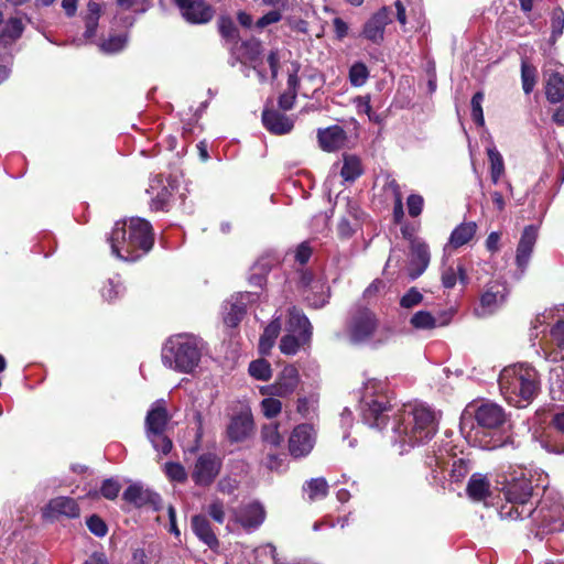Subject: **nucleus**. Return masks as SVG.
Returning <instances> with one entry per match:
<instances>
[{
	"label": "nucleus",
	"instance_id": "1",
	"mask_svg": "<svg viewBox=\"0 0 564 564\" xmlns=\"http://www.w3.org/2000/svg\"><path fill=\"white\" fill-rule=\"evenodd\" d=\"M437 415L423 403L405 404L395 416L392 442L403 454L415 445L430 441L437 431Z\"/></svg>",
	"mask_w": 564,
	"mask_h": 564
},
{
	"label": "nucleus",
	"instance_id": "2",
	"mask_svg": "<svg viewBox=\"0 0 564 564\" xmlns=\"http://www.w3.org/2000/svg\"><path fill=\"white\" fill-rule=\"evenodd\" d=\"M152 227L142 218L117 221L109 237L111 253L123 261H137L153 247Z\"/></svg>",
	"mask_w": 564,
	"mask_h": 564
},
{
	"label": "nucleus",
	"instance_id": "3",
	"mask_svg": "<svg viewBox=\"0 0 564 564\" xmlns=\"http://www.w3.org/2000/svg\"><path fill=\"white\" fill-rule=\"evenodd\" d=\"M499 388L510 404L524 408L538 393V373L527 365L508 366L500 372Z\"/></svg>",
	"mask_w": 564,
	"mask_h": 564
},
{
	"label": "nucleus",
	"instance_id": "4",
	"mask_svg": "<svg viewBox=\"0 0 564 564\" xmlns=\"http://www.w3.org/2000/svg\"><path fill=\"white\" fill-rule=\"evenodd\" d=\"M505 502L499 508L502 520H523L533 513V486L528 474L521 470L501 489Z\"/></svg>",
	"mask_w": 564,
	"mask_h": 564
},
{
	"label": "nucleus",
	"instance_id": "5",
	"mask_svg": "<svg viewBox=\"0 0 564 564\" xmlns=\"http://www.w3.org/2000/svg\"><path fill=\"white\" fill-rule=\"evenodd\" d=\"M203 341L192 334L170 337L162 348V361L170 369L189 373L199 364Z\"/></svg>",
	"mask_w": 564,
	"mask_h": 564
},
{
	"label": "nucleus",
	"instance_id": "6",
	"mask_svg": "<svg viewBox=\"0 0 564 564\" xmlns=\"http://www.w3.org/2000/svg\"><path fill=\"white\" fill-rule=\"evenodd\" d=\"M391 408L388 384L384 380L368 379L362 387L361 416L366 424L381 429L386 424V412Z\"/></svg>",
	"mask_w": 564,
	"mask_h": 564
},
{
	"label": "nucleus",
	"instance_id": "7",
	"mask_svg": "<svg viewBox=\"0 0 564 564\" xmlns=\"http://www.w3.org/2000/svg\"><path fill=\"white\" fill-rule=\"evenodd\" d=\"M377 315L367 307H358L352 311L347 322L346 333L349 341L354 345L370 344L373 347L381 346L388 340V333L377 338L379 330Z\"/></svg>",
	"mask_w": 564,
	"mask_h": 564
},
{
	"label": "nucleus",
	"instance_id": "8",
	"mask_svg": "<svg viewBox=\"0 0 564 564\" xmlns=\"http://www.w3.org/2000/svg\"><path fill=\"white\" fill-rule=\"evenodd\" d=\"M221 467L223 459L216 453H200L191 468V478L196 486L207 488L216 480Z\"/></svg>",
	"mask_w": 564,
	"mask_h": 564
},
{
	"label": "nucleus",
	"instance_id": "9",
	"mask_svg": "<svg viewBox=\"0 0 564 564\" xmlns=\"http://www.w3.org/2000/svg\"><path fill=\"white\" fill-rule=\"evenodd\" d=\"M509 291L507 284L501 280H492L486 284L480 295L479 304L474 313L478 317H487L500 310L507 301Z\"/></svg>",
	"mask_w": 564,
	"mask_h": 564
},
{
	"label": "nucleus",
	"instance_id": "10",
	"mask_svg": "<svg viewBox=\"0 0 564 564\" xmlns=\"http://www.w3.org/2000/svg\"><path fill=\"white\" fill-rule=\"evenodd\" d=\"M473 406H468L462 417V430H464L466 415L474 414L475 420L479 427L495 430L503 424L506 414L503 409L496 403H482L471 411Z\"/></svg>",
	"mask_w": 564,
	"mask_h": 564
},
{
	"label": "nucleus",
	"instance_id": "11",
	"mask_svg": "<svg viewBox=\"0 0 564 564\" xmlns=\"http://www.w3.org/2000/svg\"><path fill=\"white\" fill-rule=\"evenodd\" d=\"M316 431L312 424H299L289 437V452L294 458L307 456L316 443Z\"/></svg>",
	"mask_w": 564,
	"mask_h": 564
},
{
	"label": "nucleus",
	"instance_id": "12",
	"mask_svg": "<svg viewBox=\"0 0 564 564\" xmlns=\"http://www.w3.org/2000/svg\"><path fill=\"white\" fill-rule=\"evenodd\" d=\"M528 518L543 532H554L562 529L564 524V509L560 505L550 507L543 501L539 508L533 506V513Z\"/></svg>",
	"mask_w": 564,
	"mask_h": 564
},
{
	"label": "nucleus",
	"instance_id": "13",
	"mask_svg": "<svg viewBox=\"0 0 564 564\" xmlns=\"http://www.w3.org/2000/svg\"><path fill=\"white\" fill-rule=\"evenodd\" d=\"M300 382L299 370L292 366H285L278 375L275 381L260 389L263 395H274L285 398L291 395L297 388Z\"/></svg>",
	"mask_w": 564,
	"mask_h": 564
},
{
	"label": "nucleus",
	"instance_id": "14",
	"mask_svg": "<svg viewBox=\"0 0 564 564\" xmlns=\"http://www.w3.org/2000/svg\"><path fill=\"white\" fill-rule=\"evenodd\" d=\"M178 8L183 19L191 24H205L209 22L215 10L205 0H172Z\"/></svg>",
	"mask_w": 564,
	"mask_h": 564
},
{
	"label": "nucleus",
	"instance_id": "15",
	"mask_svg": "<svg viewBox=\"0 0 564 564\" xmlns=\"http://www.w3.org/2000/svg\"><path fill=\"white\" fill-rule=\"evenodd\" d=\"M232 517L245 530L252 531L264 522L267 512L261 502L252 501L234 510Z\"/></svg>",
	"mask_w": 564,
	"mask_h": 564
},
{
	"label": "nucleus",
	"instance_id": "16",
	"mask_svg": "<svg viewBox=\"0 0 564 564\" xmlns=\"http://www.w3.org/2000/svg\"><path fill=\"white\" fill-rule=\"evenodd\" d=\"M391 22V12L383 7L366 21L361 35L373 44H381L384 40L386 26Z\"/></svg>",
	"mask_w": 564,
	"mask_h": 564
},
{
	"label": "nucleus",
	"instance_id": "17",
	"mask_svg": "<svg viewBox=\"0 0 564 564\" xmlns=\"http://www.w3.org/2000/svg\"><path fill=\"white\" fill-rule=\"evenodd\" d=\"M301 283L305 288L304 297L310 306L323 307L329 299V288L321 279L315 280L311 273H303Z\"/></svg>",
	"mask_w": 564,
	"mask_h": 564
},
{
	"label": "nucleus",
	"instance_id": "18",
	"mask_svg": "<svg viewBox=\"0 0 564 564\" xmlns=\"http://www.w3.org/2000/svg\"><path fill=\"white\" fill-rule=\"evenodd\" d=\"M252 296L248 292L239 293L223 305V319L226 326L236 327L240 323Z\"/></svg>",
	"mask_w": 564,
	"mask_h": 564
},
{
	"label": "nucleus",
	"instance_id": "19",
	"mask_svg": "<svg viewBox=\"0 0 564 564\" xmlns=\"http://www.w3.org/2000/svg\"><path fill=\"white\" fill-rule=\"evenodd\" d=\"M80 510L75 499L70 497H56L51 499L43 509V517L48 520H55L61 517L77 518Z\"/></svg>",
	"mask_w": 564,
	"mask_h": 564
},
{
	"label": "nucleus",
	"instance_id": "20",
	"mask_svg": "<svg viewBox=\"0 0 564 564\" xmlns=\"http://www.w3.org/2000/svg\"><path fill=\"white\" fill-rule=\"evenodd\" d=\"M544 80L546 99L552 104L562 101L564 99V66L546 69Z\"/></svg>",
	"mask_w": 564,
	"mask_h": 564
},
{
	"label": "nucleus",
	"instance_id": "21",
	"mask_svg": "<svg viewBox=\"0 0 564 564\" xmlns=\"http://www.w3.org/2000/svg\"><path fill=\"white\" fill-rule=\"evenodd\" d=\"M536 239L538 228L533 225L527 226L522 231L516 254V262L521 271H524L529 264Z\"/></svg>",
	"mask_w": 564,
	"mask_h": 564
},
{
	"label": "nucleus",
	"instance_id": "22",
	"mask_svg": "<svg viewBox=\"0 0 564 564\" xmlns=\"http://www.w3.org/2000/svg\"><path fill=\"white\" fill-rule=\"evenodd\" d=\"M122 498L124 501L135 506L143 507L147 505L153 506L155 509L159 508L161 497L151 491L150 489L143 488L138 484L130 485L123 492Z\"/></svg>",
	"mask_w": 564,
	"mask_h": 564
},
{
	"label": "nucleus",
	"instance_id": "23",
	"mask_svg": "<svg viewBox=\"0 0 564 564\" xmlns=\"http://www.w3.org/2000/svg\"><path fill=\"white\" fill-rule=\"evenodd\" d=\"M319 147L327 152L341 149L347 140L345 130L339 126H332L317 131Z\"/></svg>",
	"mask_w": 564,
	"mask_h": 564
},
{
	"label": "nucleus",
	"instance_id": "24",
	"mask_svg": "<svg viewBox=\"0 0 564 564\" xmlns=\"http://www.w3.org/2000/svg\"><path fill=\"white\" fill-rule=\"evenodd\" d=\"M253 429V422L249 414L241 413L234 416L227 427V435L231 442L246 440Z\"/></svg>",
	"mask_w": 564,
	"mask_h": 564
},
{
	"label": "nucleus",
	"instance_id": "25",
	"mask_svg": "<svg viewBox=\"0 0 564 564\" xmlns=\"http://www.w3.org/2000/svg\"><path fill=\"white\" fill-rule=\"evenodd\" d=\"M262 122L274 134H285L293 129V121L275 110L265 109L262 113Z\"/></svg>",
	"mask_w": 564,
	"mask_h": 564
},
{
	"label": "nucleus",
	"instance_id": "26",
	"mask_svg": "<svg viewBox=\"0 0 564 564\" xmlns=\"http://www.w3.org/2000/svg\"><path fill=\"white\" fill-rule=\"evenodd\" d=\"M430 263V251L425 242L414 239L411 242V265H415L414 272H411V278L416 279L421 275Z\"/></svg>",
	"mask_w": 564,
	"mask_h": 564
},
{
	"label": "nucleus",
	"instance_id": "27",
	"mask_svg": "<svg viewBox=\"0 0 564 564\" xmlns=\"http://www.w3.org/2000/svg\"><path fill=\"white\" fill-rule=\"evenodd\" d=\"M288 332L302 336V339H311L312 325L305 314L292 307L289 310Z\"/></svg>",
	"mask_w": 564,
	"mask_h": 564
},
{
	"label": "nucleus",
	"instance_id": "28",
	"mask_svg": "<svg viewBox=\"0 0 564 564\" xmlns=\"http://www.w3.org/2000/svg\"><path fill=\"white\" fill-rule=\"evenodd\" d=\"M167 421L169 416L165 408L162 405V403L156 402L149 411L145 419L147 435H155V433L158 434L159 432H164Z\"/></svg>",
	"mask_w": 564,
	"mask_h": 564
},
{
	"label": "nucleus",
	"instance_id": "29",
	"mask_svg": "<svg viewBox=\"0 0 564 564\" xmlns=\"http://www.w3.org/2000/svg\"><path fill=\"white\" fill-rule=\"evenodd\" d=\"M192 529L195 535L209 547H215L218 545V539L213 532L209 521L205 516H194L192 518Z\"/></svg>",
	"mask_w": 564,
	"mask_h": 564
},
{
	"label": "nucleus",
	"instance_id": "30",
	"mask_svg": "<svg viewBox=\"0 0 564 564\" xmlns=\"http://www.w3.org/2000/svg\"><path fill=\"white\" fill-rule=\"evenodd\" d=\"M468 497L474 501H485L490 495V482L481 474H474L466 488Z\"/></svg>",
	"mask_w": 564,
	"mask_h": 564
},
{
	"label": "nucleus",
	"instance_id": "31",
	"mask_svg": "<svg viewBox=\"0 0 564 564\" xmlns=\"http://www.w3.org/2000/svg\"><path fill=\"white\" fill-rule=\"evenodd\" d=\"M477 225L474 221L463 223L457 226L451 234L449 243L454 248L462 247L469 242L475 236Z\"/></svg>",
	"mask_w": 564,
	"mask_h": 564
},
{
	"label": "nucleus",
	"instance_id": "32",
	"mask_svg": "<svg viewBox=\"0 0 564 564\" xmlns=\"http://www.w3.org/2000/svg\"><path fill=\"white\" fill-rule=\"evenodd\" d=\"M281 329V323L279 318L272 321L265 328L259 340V351L262 355L269 354L273 347L275 338L278 337Z\"/></svg>",
	"mask_w": 564,
	"mask_h": 564
},
{
	"label": "nucleus",
	"instance_id": "33",
	"mask_svg": "<svg viewBox=\"0 0 564 564\" xmlns=\"http://www.w3.org/2000/svg\"><path fill=\"white\" fill-rule=\"evenodd\" d=\"M362 174L360 160L355 155H344L340 175L346 182H354Z\"/></svg>",
	"mask_w": 564,
	"mask_h": 564
},
{
	"label": "nucleus",
	"instance_id": "34",
	"mask_svg": "<svg viewBox=\"0 0 564 564\" xmlns=\"http://www.w3.org/2000/svg\"><path fill=\"white\" fill-rule=\"evenodd\" d=\"M303 490L307 494L310 501L323 499L328 494V484L325 478H312L303 486Z\"/></svg>",
	"mask_w": 564,
	"mask_h": 564
},
{
	"label": "nucleus",
	"instance_id": "35",
	"mask_svg": "<svg viewBox=\"0 0 564 564\" xmlns=\"http://www.w3.org/2000/svg\"><path fill=\"white\" fill-rule=\"evenodd\" d=\"M278 262V259L271 256L261 257L253 265V273L250 276L251 283L256 285H262L264 275L271 270V268Z\"/></svg>",
	"mask_w": 564,
	"mask_h": 564
},
{
	"label": "nucleus",
	"instance_id": "36",
	"mask_svg": "<svg viewBox=\"0 0 564 564\" xmlns=\"http://www.w3.org/2000/svg\"><path fill=\"white\" fill-rule=\"evenodd\" d=\"M488 159L490 162V177L494 184H498L500 177L505 173V164L502 155L499 153V151L495 148H488L487 149Z\"/></svg>",
	"mask_w": 564,
	"mask_h": 564
},
{
	"label": "nucleus",
	"instance_id": "37",
	"mask_svg": "<svg viewBox=\"0 0 564 564\" xmlns=\"http://www.w3.org/2000/svg\"><path fill=\"white\" fill-rule=\"evenodd\" d=\"M457 278L462 283H466L467 275L463 265L458 264L456 268L448 267L442 273V284L446 289H452L455 286Z\"/></svg>",
	"mask_w": 564,
	"mask_h": 564
},
{
	"label": "nucleus",
	"instance_id": "38",
	"mask_svg": "<svg viewBox=\"0 0 564 564\" xmlns=\"http://www.w3.org/2000/svg\"><path fill=\"white\" fill-rule=\"evenodd\" d=\"M551 424L563 435V440L554 444L550 443L547 451L553 454H564V409L553 414Z\"/></svg>",
	"mask_w": 564,
	"mask_h": 564
},
{
	"label": "nucleus",
	"instance_id": "39",
	"mask_svg": "<svg viewBox=\"0 0 564 564\" xmlns=\"http://www.w3.org/2000/svg\"><path fill=\"white\" fill-rule=\"evenodd\" d=\"M348 78L354 87L364 86L369 78L368 67L361 62L354 63L349 68Z\"/></svg>",
	"mask_w": 564,
	"mask_h": 564
},
{
	"label": "nucleus",
	"instance_id": "40",
	"mask_svg": "<svg viewBox=\"0 0 564 564\" xmlns=\"http://www.w3.org/2000/svg\"><path fill=\"white\" fill-rule=\"evenodd\" d=\"M310 339H302V336L289 333L280 341V350L285 355H295L299 348Z\"/></svg>",
	"mask_w": 564,
	"mask_h": 564
},
{
	"label": "nucleus",
	"instance_id": "41",
	"mask_svg": "<svg viewBox=\"0 0 564 564\" xmlns=\"http://www.w3.org/2000/svg\"><path fill=\"white\" fill-rule=\"evenodd\" d=\"M410 323L416 329H432L438 325L435 317L426 311L416 312L411 317Z\"/></svg>",
	"mask_w": 564,
	"mask_h": 564
},
{
	"label": "nucleus",
	"instance_id": "42",
	"mask_svg": "<svg viewBox=\"0 0 564 564\" xmlns=\"http://www.w3.org/2000/svg\"><path fill=\"white\" fill-rule=\"evenodd\" d=\"M249 373L257 380H269L272 376L271 365L264 359H257L250 362Z\"/></svg>",
	"mask_w": 564,
	"mask_h": 564
},
{
	"label": "nucleus",
	"instance_id": "43",
	"mask_svg": "<svg viewBox=\"0 0 564 564\" xmlns=\"http://www.w3.org/2000/svg\"><path fill=\"white\" fill-rule=\"evenodd\" d=\"M521 80L523 91L529 95L532 93L536 83V69L534 66L522 62L521 64Z\"/></svg>",
	"mask_w": 564,
	"mask_h": 564
},
{
	"label": "nucleus",
	"instance_id": "44",
	"mask_svg": "<svg viewBox=\"0 0 564 564\" xmlns=\"http://www.w3.org/2000/svg\"><path fill=\"white\" fill-rule=\"evenodd\" d=\"M124 288L119 278L109 279L107 283L101 289V295L107 301H112L117 299L122 292Z\"/></svg>",
	"mask_w": 564,
	"mask_h": 564
},
{
	"label": "nucleus",
	"instance_id": "45",
	"mask_svg": "<svg viewBox=\"0 0 564 564\" xmlns=\"http://www.w3.org/2000/svg\"><path fill=\"white\" fill-rule=\"evenodd\" d=\"M551 41L555 42L564 30V11L560 8L554 9L551 17Z\"/></svg>",
	"mask_w": 564,
	"mask_h": 564
},
{
	"label": "nucleus",
	"instance_id": "46",
	"mask_svg": "<svg viewBox=\"0 0 564 564\" xmlns=\"http://www.w3.org/2000/svg\"><path fill=\"white\" fill-rule=\"evenodd\" d=\"M388 188L392 191L393 196H394V207H393L394 219H395V221H400L404 215L402 194L400 191V186L394 180H392L391 182H389Z\"/></svg>",
	"mask_w": 564,
	"mask_h": 564
},
{
	"label": "nucleus",
	"instance_id": "47",
	"mask_svg": "<svg viewBox=\"0 0 564 564\" xmlns=\"http://www.w3.org/2000/svg\"><path fill=\"white\" fill-rule=\"evenodd\" d=\"M261 435L263 441L271 446H279L283 437L279 433V426L276 424H268L262 427Z\"/></svg>",
	"mask_w": 564,
	"mask_h": 564
},
{
	"label": "nucleus",
	"instance_id": "48",
	"mask_svg": "<svg viewBox=\"0 0 564 564\" xmlns=\"http://www.w3.org/2000/svg\"><path fill=\"white\" fill-rule=\"evenodd\" d=\"M127 35H116L104 41L100 45L101 51L106 53H118L127 45Z\"/></svg>",
	"mask_w": 564,
	"mask_h": 564
},
{
	"label": "nucleus",
	"instance_id": "49",
	"mask_svg": "<svg viewBox=\"0 0 564 564\" xmlns=\"http://www.w3.org/2000/svg\"><path fill=\"white\" fill-rule=\"evenodd\" d=\"M164 470L172 481L184 482L187 479V471L180 463H166Z\"/></svg>",
	"mask_w": 564,
	"mask_h": 564
},
{
	"label": "nucleus",
	"instance_id": "50",
	"mask_svg": "<svg viewBox=\"0 0 564 564\" xmlns=\"http://www.w3.org/2000/svg\"><path fill=\"white\" fill-rule=\"evenodd\" d=\"M148 438L158 452L167 454L172 449V441L164 435V432H159L158 434L155 433V436L154 434H149Z\"/></svg>",
	"mask_w": 564,
	"mask_h": 564
},
{
	"label": "nucleus",
	"instance_id": "51",
	"mask_svg": "<svg viewBox=\"0 0 564 564\" xmlns=\"http://www.w3.org/2000/svg\"><path fill=\"white\" fill-rule=\"evenodd\" d=\"M484 94L481 91L476 93L471 98V116L474 121L478 126H484V112H482Z\"/></svg>",
	"mask_w": 564,
	"mask_h": 564
},
{
	"label": "nucleus",
	"instance_id": "52",
	"mask_svg": "<svg viewBox=\"0 0 564 564\" xmlns=\"http://www.w3.org/2000/svg\"><path fill=\"white\" fill-rule=\"evenodd\" d=\"M272 397L269 395V398L263 399L261 402L262 412L269 419L275 417L282 410L281 401Z\"/></svg>",
	"mask_w": 564,
	"mask_h": 564
},
{
	"label": "nucleus",
	"instance_id": "53",
	"mask_svg": "<svg viewBox=\"0 0 564 564\" xmlns=\"http://www.w3.org/2000/svg\"><path fill=\"white\" fill-rule=\"evenodd\" d=\"M207 512L215 522L219 524L225 522V505L219 498H216L210 502Z\"/></svg>",
	"mask_w": 564,
	"mask_h": 564
},
{
	"label": "nucleus",
	"instance_id": "54",
	"mask_svg": "<svg viewBox=\"0 0 564 564\" xmlns=\"http://www.w3.org/2000/svg\"><path fill=\"white\" fill-rule=\"evenodd\" d=\"M423 301L422 293L416 288H411L400 300V305L404 308H412Z\"/></svg>",
	"mask_w": 564,
	"mask_h": 564
},
{
	"label": "nucleus",
	"instance_id": "55",
	"mask_svg": "<svg viewBox=\"0 0 564 564\" xmlns=\"http://www.w3.org/2000/svg\"><path fill=\"white\" fill-rule=\"evenodd\" d=\"M22 32H23L22 21L20 19L12 18L7 22V24L2 31V35L4 37L15 40V39L20 37Z\"/></svg>",
	"mask_w": 564,
	"mask_h": 564
},
{
	"label": "nucleus",
	"instance_id": "56",
	"mask_svg": "<svg viewBox=\"0 0 564 564\" xmlns=\"http://www.w3.org/2000/svg\"><path fill=\"white\" fill-rule=\"evenodd\" d=\"M120 488L121 486L117 480L109 478L102 482L100 492L106 499L113 500L118 497Z\"/></svg>",
	"mask_w": 564,
	"mask_h": 564
},
{
	"label": "nucleus",
	"instance_id": "57",
	"mask_svg": "<svg viewBox=\"0 0 564 564\" xmlns=\"http://www.w3.org/2000/svg\"><path fill=\"white\" fill-rule=\"evenodd\" d=\"M553 343L564 350V319H558L550 330Z\"/></svg>",
	"mask_w": 564,
	"mask_h": 564
},
{
	"label": "nucleus",
	"instance_id": "58",
	"mask_svg": "<svg viewBox=\"0 0 564 564\" xmlns=\"http://www.w3.org/2000/svg\"><path fill=\"white\" fill-rule=\"evenodd\" d=\"M424 199L421 195L412 194L408 197L406 205L409 215L411 217H417L423 209Z\"/></svg>",
	"mask_w": 564,
	"mask_h": 564
},
{
	"label": "nucleus",
	"instance_id": "59",
	"mask_svg": "<svg viewBox=\"0 0 564 564\" xmlns=\"http://www.w3.org/2000/svg\"><path fill=\"white\" fill-rule=\"evenodd\" d=\"M239 481L230 476L223 477L218 484L217 489L225 495H232L238 489Z\"/></svg>",
	"mask_w": 564,
	"mask_h": 564
},
{
	"label": "nucleus",
	"instance_id": "60",
	"mask_svg": "<svg viewBox=\"0 0 564 564\" xmlns=\"http://www.w3.org/2000/svg\"><path fill=\"white\" fill-rule=\"evenodd\" d=\"M87 527L89 531L97 536H104L107 534L106 523L97 516H91L88 518Z\"/></svg>",
	"mask_w": 564,
	"mask_h": 564
},
{
	"label": "nucleus",
	"instance_id": "61",
	"mask_svg": "<svg viewBox=\"0 0 564 564\" xmlns=\"http://www.w3.org/2000/svg\"><path fill=\"white\" fill-rule=\"evenodd\" d=\"M354 105L358 111V113H365L369 119H372V108L370 105V96H358L354 99Z\"/></svg>",
	"mask_w": 564,
	"mask_h": 564
},
{
	"label": "nucleus",
	"instance_id": "62",
	"mask_svg": "<svg viewBox=\"0 0 564 564\" xmlns=\"http://www.w3.org/2000/svg\"><path fill=\"white\" fill-rule=\"evenodd\" d=\"M281 19H282L281 11L272 10L258 20L257 26L260 29H263L270 24L279 22Z\"/></svg>",
	"mask_w": 564,
	"mask_h": 564
},
{
	"label": "nucleus",
	"instance_id": "63",
	"mask_svg": "<svg viewBox=\"0 0 564 564\" xmlns=\"http://www.w3.org/2000/svg\"><path fill=\"white\" fill-rule=\"evenodd\" d=\"M468 473V467L463 459H456L452 466V478L455 481L462 480Z\"/></svg>",
	"mask_w": 564,
	"mask_h": 564
},
{
	"label": "nucleus",
	"instance_id": "64",
	"mask_svg": "<svg viewBox=\"0 0 564 564\" xmlns=\"http://www.w3.org/2000/svg\"><path fill=\"white\" fill-rule=\"evenodd\" d=\"M170 197V192L163 187L152 199L151 208L155 210H162L165 208Z\"/></svg>",
	"mask_w": 564,
	"mask_h": 564
}]
</instances>
